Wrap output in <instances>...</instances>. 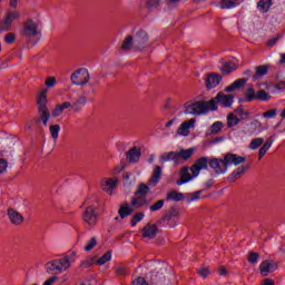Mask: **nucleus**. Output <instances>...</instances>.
Wrapping results in <instances>:
<instances>
[{
  "label": "nucleus",
  "mask_w": 285,
  "mask_h": 285,
  "mask_svg": "<svg viewBox=\"0 0 285 285\" xmlns=\"http://www.w3.org/2000/svg\"><path fill=\"white\" fill-rule=\"evenodd\" d=\"M161 167L159 165H156L154 167L151 177L148 179L147 185L144 183H140L138 185L137 190L134 194V197L131 198V206L135 208H144V206H148V198L146 195L150 193V187L155 188L159 181H161Z\"/></svg>",
  "instance_id": "nucleus-1"
},
{
  "label": "nucleus",
  "mask_w": 285,
  "mask_h": 285,
  "mask_svg": "<svg viewBox=\"0 0 285 285\" xmlns=\"http://www.w3.org/2000/svg\"><path fill=\"white\" fill-rule=\"evenodd\" d=\"M245 161L246 157L227 153L223 158H210L208 166L216 175H226L228 166H239V164H244Z\"/></svg>",
  "instance_id": "nucleus-2"
},
{
  "label": "nucleus",
  "mask_w": 285,
  "mask_h": 285,
  "mask_svg": "<svg viewBox=\"0 0 285 285\" xmlns=\"http://www.w3.org/2000/svg\"><path fill=\"white\" fill-rule=\"evenodd\" d=\"M38 106V115L43 126H48V120L50 119V109L48 108V89L41 90L36 99Z\"/></svg>",
  "instance_id": "nucleus-3"
},
{
  "label": "nucleus",
  "mask_w": 285,
  "mask_h": 285,
  "mask_svg": "<svg viewBox=\"0 0 285 285\" xmlns=\"http://www.w3.org/2000/svg\"><path fill=\"white\" fill-rule=\"evenodd\" d=\"M184 114L185 115H206L209 110H213V107L210 106V100L209 101H188L184 105Z\"/></svg>",
  "instance_id": "nucleus-4"
},
{
  "label": "nucleus",
  "mask_w": 285,
  "mask_h": 285,
  "mask_svg": "<svg viewBox=\"0 0 285 285\" xmlns=\"http://www.w3.org/2000/svg\"><path fill=\"white\" fill-rule=\"evenodd\" d=\"M179 219H181V213H179V209L177 207H170L159 219V224H163V226H169V228H175Z\"/></svg>",
  "instance_id": "nucleus-5"
},
{
  "label": "nucleus",
  "mask_w": 285,
  "mask_h": 285,
  "mask_svg": "<svg viewBox=\"0 0 285 285\" xmlns=\"http://www.w3.org/2000/svg\"><path fill=\"white\" fill-rule=\"evenodd\" d=\"M20 35H21V37H24L26 39H35V37H37V35H41V30L39 29V22H37L32 19H27L22 23Z\"/></svg>",
  "instance_id": "nucleus-6"
},
{
  "label": "nucleus",
  "mask_w": 285,
  "mask_h": 285,
  "mask_svg": "<svg viewBox=\"0 0 285 285\" xmlns=\"http://www.w3.org/2000/svg\"><path fill=\"white\" fill-rule=\"evenodd\" d=\"M70 268V256H65L59 259L47 263V273L53 275V273H63Z\"/></svg>",
  "instance_id": "nucleus-7"
},
{
  "label": "nucleus",
  "mask_w": 285,
  "mask_h": 285,
  "mask_svg": "<svg viewBox=\"0 0 285 285\" xmlns=\"http://www.w3.org/2000/svg\"><path fill=\"white\" fill-rule=\"evenodd\" d=\"M245 100L250 104V101H271L272 96H269L268 92H266L264 89L258 90L255 92V87L250 85L244 94Z\"/></svg>",
  "instance_id": "nucleus-8"
},
{
  "label": "nucleus",
  "mask_w": 285,
  "mask_h": 285,
  "mask_svg": "<svg viewBox=\"0 0 285 285\" xmlns=\"http://www.w3.org/2000/svg\"><path fill=\"white\" fill-rule=\"evenodd\" d=\"M235 101L234 95H226L224 92H218L215 98L209 100L212 111L217 110V104H220L223 108H230Z\"/></svg>",
  "instance_id": "nucleus-9"
},
{
  "label": "nucleus",
  "mask_w": 285,
  "mask_h": 285,
  "mask_svg": "<svg viewBox=\"0 0 285 285\" xmlns=\"http://www.w3.org/2000/svg\"><path fill=\"white\" fill-rule=\"evenodd\" d=\"M70 79L73 86H86L90 81V72L86 68H80L71 73Z\"/></svg>",
  "instance_id": "nucleus-10"
},
{
  "label": "nucleus",
  "mask_w": 285,
  "mask_h": 285,
  "mask_svg": "<svg viewBox=\"0 0 285 285\" xmlns=\"http://www.w3.org/2000/svg\"><path fill=\"white\" fill-rule=\"evenodd\" d=\"M279 264L273 259L263 261L258 267L262 277H268V273H275Z\"/></svg>",
  "instance_id": "nucleus-11"
},
{
  "label": "nucleus",
  "mask_w": 285,
  "mask_h": 285,
  "mask_svg": "<svg viewBox=\"0 0 285 285\" xmlns=\"http://www.w3.org/2000/svg\"><path fill=\"white\" fill-rule=\"evenodd\" d=\"M146 43H148V32L140 29L134 37V49L144 50V48H146Z\"/></svg>",
  "instance_id": "nucleus-12"
},
{
  "label": "nucleus",
  "mask_w": 285,
  "mask_h": 285,
  "mask_svg": "<svg viewBox=\"0 0 285 285\" xmlns=\"http://www.w3.org/2000/svg\"><path fill=\"white\" fill-rule=\"evenodd\" d=\"M223 77L217 72L207 73L205 78V86L207 90H213L222 83Z\"/></svg>",
  "instance_id": "nucleus-13"
},
{
  "label": "nucleus",
  "mask_w": 285,
  "mask_h": 285,
  "mask_svg": "<svg viewBox=\"0 0 285 285\" xmlns=\"http://www.w3.org/2000/svg\"><path fill=\"white\" fill-rule=\"evenodd\" d=\"M82 222L88 226H95L97 224V209L92 206L87 207L82 213Z\"/></svg>",
  "instance_id": "nucleus-14"
},
{
  "label": "nucleus",
  "mask_w": 285,
  "mask_h": 285,
  "mask_svg": "<svg viewBox=\"0 0 285 285\" xmlns=\"http://www.w3.org/2000/svg\"><path fill=\"white\" fill-rule=\"evenodd\" d=\"M7 217L10 224H12L13 226H21V224L26 222V218L23 217V215H21V213L17 212V209L14 208L7 209Z\"/></svg>",
  "instance_id": "nucleus-15"
},
{
  "label": "nucleus",
  "mask_w": 285,
  "mask_h": 285,
  "mask_svg": "<svg viewBox=\"0 0 285 285\" xmlns=\"http://www.w3.org/2000/svg\"><path fill=\"white\" fill-rule=\"evenodd\" d=\"M208 161L207 157L198 158L190 168L193 177H197L202 170H206L208 168Z\"/></svg>",
  "instance_id": "nucleus-16"
},
{
  "label": "nucleus",
  "mask_w": 285,
  "mask_h": 285,
  "mask_svg": "<svg viewBox=\"0 0 285 285\" xmlns=\"http://www.w3.org/2000/svg\"><path fill=\"white\" fill-rule=\"evenodd\" d=\"M118 181L119 180L117 178H104L100 181L101 189L104 190V193L112 195V191L115 190V188H117Z\"/></svg>",
  "instance_id": "nucleus-17"
},
{
  "label": "nucleus",
  "mask_w": 285,
  "mask_h": 285,
  "mask_svg": "<svg viewBox=\"0 0 285 285\" xmlns=\"http://www.w3.org/2000/svg\"><path fill=\"white\" fill-rule=\"evenodd\" d=\"M195 121H197L195 118L184 121L178 127L177 135H180L181 137H188L190 135V128L195 127Z\"/></svg>",
  "instance_id": "nucleus-18"
},
{
  "label": "nucleus",
  "mask_w": 285,
  "mask_h": 285,
  "mask_svg": "<svg viewBox=\"0 0 285 285\" xmlns=\"http://www.w3.org/2000/svg\"><path fill=\"white\" fill-rule=\"evenodd\" d=\"M158 233H159V227H157V225L155 224L148 223L142 228V237H145L146 239H155Z\"/></svg>",
  "instance_id": "nucleus-19"
},
{
  "label": "nucleus",
  "mask_w": 285,
  "mask_h": 285,
  "mask_svg": "<svg viewBox=\"0 0 285 285\" xmlns=\"http://www.w3.org/2000/svg\"><path fill=\"white\" fill-rule=\"evenodd\" d=\"M248 170V166L242 165L238 168H236L228 177L227 180L233 184L237 181V179L242 178V175H244Z\"/></svg>",
  "instance_id": "nucleus-20"
},
{
  "label": "nucleus",
  "mask_w": 285,
  "mask_h": 285,
  "mask_svg": "<svg viewBox=\"0 0 285 285\" xmlns=\"http://www.w3.org/2000/svg\"><path fill=\"white\" fill-rule=\"evenodd\" d=\"M141 8L153 12V10H159L161 6V0H140Z\"/></svg>",
  "instance_id": "nucleus-21"
},
{
  "label": "nucleus",
  "mask_w": 285,
  "mask_h": 285,
  "mask_svg": "<svg viewBox=\"0 0 285 285\" xmlns=\"http://www.w3.org/2000/svg\"><path fill=\"white\" fill-rule=\"evenodd\" d=\"M129 164H137L141 159V149L134 147L126 153Z\"/></svg>",
  "instance_id": "nucleus-22"
},
{
  "label": "nucleus",
  "mask_w": 285,
  "mask_h": 285,
  "mask_svg": "<svg viewBox=\"0 0 285 285\" xmlns=\"http://www.w3.org/2000/svg\"><path fill=\"white\" fill-rule=\"evenodd\" d=\"M248 82V78H239L234 81V83L227 86L225 88V92H233V90H239V88H244Z\"/></svg>",
  "instance_id": "nucleus-23"
},
{
  "label": "nucleus",
  "mask_w": 285,
  "mask_h": 285,
  "mask_svg": "<svg viewBox=\"0 0 285 285\" xmlns=\"http://www.w3.org/2000/svg\"><path fill=\"white\" fill-rule=\"evenodd\" d=\"M178 164H180L181 159L187 161L195 155V148L181 149L180 151H176Z\"/></svg>",
  "instance_id": "nucleus-24"
},
{
  "label": "nucleus",
  "mask_w": 285,
  "mask_h": 285,
  "mask_svg": "<svg viewBox=\"0 0 285 285\" xmlns=\"http://www.w3.org/2000/svg\"><path fill=\"white\" fill-rule=\"evenodd\" d=\"M184 199H185L184 194L175 189L166 194V202H184Z\"/></svg>",
  "instance_id": "nucleus-25"
},
{
  "label": "nucleus",
  "mask_w": 285,
  "mask_h": 285,
  "mask_svg": "<svg viewBox=\"0 0 285 285\" xmlns=\"http://www.w3.org/2000/svg\"><path fill=\"white\" fill-rule=\"evenodd\" d=\"M68 108H72V104L70 101H65L60 105H56L55 109L52 110V117H59L63 110H68Z\"/></svg>",
  "instance_id": "nucleus-26"
},
{
  "label": "nucleus",
  "mask_w": 285,
  "mask_h": 285,
  "mask_svg": "<svg viewBox=\"0 0 285 285\" xmlns=\"http://www.w3.org/2000/svg\"><path fill=\"white\" fill-rule=\"evenodd\" d=\"M190 168L184 167L180 171V179L176 181L177 186H181L183 184H188L190 179H193V176L190 173H188Z\"/></svg>",
  "instance_id": "nucleus-27"
},
{
  "label": "nucleus",
  "mask_w": 285,
  "mask_h": 285,
  "mask_svg": "<svg viewBox=\"0 0 285 285\" xmlns=\"http://www.w3.org/2000/svg\"><path fill=\"white\" fill-rule=\"evenodd\" d=\"M273 141H275V136H271L267 138L266 142L258 150V159H262L268 150H271V146H273Z\"/></svg>",
  "instance_id": "nucleus-28"
},
{
  "label": "nucleus",
  "mask_w": 285,
  "mask_h": 285,
  "mask_svg": "<svg viewBox=\"0 0 285 285\" xmlns=\"http://www.w3.org/2000/svg\"><path fill=\"white\" fill-rule=\"evenodd\" d=\"M159 161L161 164H166V161H174V164H179L177 158V151L165 153L159 157Z\"/></svg>",
  "instance_id": "nucleus-29"
},
{
  "label": "nucleus",
  "mask_w": 285,
  "mask_h": 285,
  "mask_svg": "<svg viewBox=\"0 0 285 285\" xmlns=\"http://www.w3.org/2000/svg\"><path fill=\"white\" fill-rule=\"evenodd\" d=\"M87 104V99L85 96H80L72 105H71V110L73 112H80L81 108Z\"/></svg>",
  "instance_id": "nucleus-30"
},
{
  "label": "nucleus",
  "mask_w": 285,
  "mask_h": 285,
  "mask_svg": "<svg viewBox=\"0 0 285 285\" xmlns=\"http://www.w3.org/2000/svg\"><path fill=\"white\" fill-rule=\"evenodd\" d=\"M235 70H237V65H235V62H225L220 67L222 75H230V72H235Z\"/></svg>",
  "instance_id": "nucleus-31"
},
{
  "label": "nucleus",
  "mask_w": 285,
  "mask_h": 285,
  "mask_svg": "<svg viewBox=\"0 0 285 285\" xmlns=\"http://www.w3.org/2000/svg\"><path fill=\"white\" fill-rule=\"evenodd\" d=\"M118 214L120 215L121 219H126V217H129V215H132V208L128 206V203H125L120 206Z\"/></svg>",
  "instance_id": "nucleus-32"
},
{
  "label": "nucleus",
  "mask_w": 285,
  "mask_h": 285,
  "mask_svg": "<svg viewBox=\"0 0 285 285\" xmlns=\"http://www.w3.org/2000/svg\"><path fill=\"white\" fill-rule=\"evenodd\" d=\"M131 48H135V39L132 38V36H127L125 38V40L122 41L121 50H124L126 52V51L130 50Z\"/></svg>",
  "instance_id": "nucleus-33"
},
{
  "label": "nucleus",
  "mask_w": 285,
  "mask_h": 285,
  "mask_svg": "<svg viewBox=\"0 0 285 285\" xmlns=\"http://www.w3.org/2000/svg\"><path fill=\"white\" fill-rule=\"evenodd\" d=\"M265 75H268V66L263 65V66H257L256 67V72L253 76L254 81H257L259 77H264Z\"/></svg>",
  "instance_id": "nucleus-34"
},
{
  "label": "nucleus",
  "mask_w": 285,
  "mask_h": 285,
  "mask_svg": "<svg viewBox=\"0 0 285 285\" xmlns=\"http://www.w3.org/2000/svg\"><path fill=\"white\" fill-rule=\"evenodd\" d=\"M271 6H273V0H259L257 3L259 12H268Z\"/></svg>",
  "instance_id": "nucleus-35"
},
{
  "label": "nucleus",
  "mask_w": 285,
  "mask_h": 285,
  "mask_svg": "<svg viewBox=\"0 0 285 285\" xmlns=\"http://www.w3.org/2000/svg\"><path fill=\"white\" fill-rule=\"evenodd\" d=\"M12 30V22L10 21L9 18H7V16L1 20L0 22V31L1 32H8Z\"/></svg>",
  "instance_id": "nucleus-36"
},
{
  "label": "nucleus",
  "mask_w": 285,
  "mask_h": 285,
  "mask_svg": "<svg viewBox=\"0 0 285 285\" xmlns=\"http://www.w3.org/2000/svg\"><path fill=\"white\" fill-rule=\"evenodd\" d=\"M240 119L239 117L235 116V114H229L227 116V128H233L235 126H238Z\"/></svg>",
  "instance_id": "nucleus-37"
},
{
  "label": "nucleus",
  "mask_w": 285,
  "mask_h": 285,
  "mask_svg": "<svg viewBox=\"0 0 285 285\" xmlns=\"http://www.w3.org/2000/svg\"><path fill=\"white\" fill-rule=\"evenodd\" d=\"M238 1L239 0H222L220 8L223 10H230V8H236L237 7Z\"/></svg>",
  "instance_id": "nucleus-38"
},
{
  "label": "nucleus",
  "mask_w": 285,
  "mask_h": 285,
  "mask_svg": "<svg viewBox=\"0 0 285 285\" xmlns=\"http://www.w3.org/2000/svg\"><path fill=\"white\" fill-rule=\"evenodd\" d=\"M112 259V250L106 252L100 258H98L97 264L99 266H104L107 262H110Z\"/></svg>",
  "instance_id": "nucleus-39"
},
{
  "label": "nucleus",
  "mask_w": 285,
  "mask_h": 285,
  "mask_svg": "<svg viewBox=\"0 0 285 285\" xmlns=\"http://www.w3.org/2000/svg\"><path fill=\"white\" fill-rule=\"evenodd\" d=\"M60 131H61V126H59V125H50L49 126V132H50L52 139H59Z\"/></svg>",
  "instance_id": "nucleus-40"
},
{
  "label": "nucleus",
  "mask_w": 285,
  "mask_h": 285,
  "mask_svg": "<svg viewBox=\"0 0 285 285\" xmlns=\"http://www.w3.org/2000/svg\"><path fill=\"white\" fill-rule=\"evenodd\" d=\"M166 204L165 199H159L155 204L149 206L150 213H157V210H161L164 208V205Z\"/></svg>",
  "instance_id": "nucleus-41"
},
{
  "label": "nucleus",
  "mask_w": 285,
  "mask_h": 285,
  "mask_svg": "<svg viewBox=\"0 0 285 285\" xmlns=\"http://www.w3.org/2000/svg\"><path fill=\"white\" fill-rule=\"evenodd\" d=\"M222 128H224L223 121H216L210 126V132L212 135H219L222 132Z\"/></svg>",
  "instance_id": "nucleus-42"
},
{
  "label": "nucleus",
  "mask_w": 285,
  "mask_h": 285,
  "mask_svg": "<svg viewBox=\"0 0 285 285\" xmlns=\"http://www.w3.org/2000/svg\"><path fill=\"white\" fill-rule=\"evenodd\" d=\"M236 115H238V119H240V121H244V119H247V117H249L250 112L244 110V107H238L235 109Z\"/></svg>",
  "instance_id": "nucleus-43"
},
{
  "label": "nucleus",
  "mask_w": 285,
  "mask_h": 285,
  "mask_svg": "<svg viewBox=\"0 0 285 285\" xmlns=\"http://www.w3.org/2000/svg\"><path fill=\"white\" fill-rule=\"evenodd\" d=\"M247 262L253 265L257 264V262H259V253L249 252L247 256Z\"/></svg>",
  "instance_id": "nucleus-44"
},
{
  "label": "nucleus",
  "mask_w": 285,
  "mask_h": 285,
  "mask_svg": "<svg viewBox=\"0 0 285 285\" xmlns=\"http://www.w3.org/2000/svg\"><path fill=\"white\" fill-rule=\"evenodd\" d=\"M95 246H97V238L91 237L85 245L83 250H86V253H90V250H92V248H95Z\"/></svg>",
  "instance_id": "nucleus-45"
},
{
  "label": "nucleus",
  "mask_w": 285,
  "mask_h": 285,
  "mask_svg": "<svg viewBox=\"0 0 285 285\" xmlns=\"http://www.w3.org/2000/svg\"><path fill=\"white\" fill-rule=\"evenodd\" d=\"M262 144H264V138H255L250 141L249 148L250 150H257Z\"/></svg>",
  "instance_id": "nucleus-46"
},
{
  "label": "nucleus",
  "mask_w": 285,
  "mask_h": 285,
  "mask_svg": "<svg viewBox=\"0 0 285 285\" xmlns=\"http://www.w3.org/2000/svg\"><path fill=\"white\" fill-rule=\"evenodd\" d=\"M17 41V33L9 32L4 36V43H8L9 46H12Z\"/></svg>",
  "instance_id": "nucleus-47"
},
{
  "label": "nucleus",
  "mask_w": 285,
  "mask_h": 285,
  "mask_svg": "<svg viewBox=\"0 0 285 285\" xmlns=\"http://www.w3.org/2000/svg\"><path fill=\"white\" fill-rule=\"evenodd\" d=\"M7 19L12 23V21H17L21 19V13L19 11H11L6 14Z\"/></svg>",
  "instance_id": "nucleus-48"
},
{
  "label": "nucleus",
  "mask_w": 285,
  "mask_h": 285,
  "mask_svg": "<svg viewBox=\"0 0 285 285\" xmlns=\"http://www.w3.org/2000/svg\"><path fill=\"white\" fill-rule=\"evenodd\" d=\"M144 217H145L144 213L135 214L131 218V226L132 227L137 226V224H139V222H141V219H144Z\"/></svg>",
  "instance_id": "nucleus-49"
},
{
  "label": "nucleus",
  "mask_w": 285,
  "mask_h": 285,
  "mask_svg": "<svg viewBox=\"0 0 285 285\" xmlns=\"http://www.w3.org/2000/svg\"><path fill=\"white\" fill-rule=\"evenodd\" d=\"M263 117L265 119H274V117H277V109H269L263 112Z\"/></svg>",
  "instance_id": "nucleus-50"
},
{
  "label": "nucleus",
  "mask_w": 285,
  "mask_h": 285,
  "mask_svg": "<svg viewBox=\"0 0 285 285\" xmlns=\"http://www.w3.org/2000/svg\"><path fill=\"white\" fill-rule=\"evenodd\" d=\"M197 274L203 277L204 279H206V277H208L210 275V269H208V267H202L199 269H197Z\"/></svg>",
  "instance_id": "nucleus-51"
},
{
  "label": "nucleus",
  "mask_w": 285,
  "mask_h": 285,
  "mask_svg": "<svg viewBox=\"0 0 285 285\" xmlns=\"http://www.w3.org/2000/svg\"><path fill=\"white\" fill-rule=\"evenodd\" d=\"M45 86H47V88H55V86H57V78L48 77L45 81Z\"/></svg>",
  "instance_id": "nucleus-52"
},
{
  "label": "nucleus",
  "mask_w": 285,
  "mask_h": 285,
  "mask_svg": "<svg viewBox=\"0 0 285 285\" xmlns=\"http://www.w3.org/2000/svg\"><path fill=\"white\" fill-rule=\"evenodd\" d=\"M200 196H202V190L188 194L189 202H195L197 199H200Z\"/></svg>",
  "instance_id": "nucleus-53"
},
{
  "label": "nucleus",
  "mask_w": 285,
  "mask_h": 285,
  "mask_svg": "<svg viewBox=\"0 0 285 285\" xmlns=\"http://www.w3.org/2000/svg\"><path fill=\"white\" fill-rule=\"evenodd\" d=\"M279 39H282V36H277L275 38H272L267 41V46L269 48H273V46H275V43H277V41H279Z\"/></svg>",
  "instance_id": "nucleus-54"
},
{
  "label": "nucleus",
  "mask_w": 285,
  "mask_h": 285,
  "mask_svg": "<svg viewBox=\"0 0 285 285\" xmlns=\"http://www.w3.org/2000/svg\"><path fill=\"white\" fill-rule=\"evenodd\" d=\"M7 168H8V163L6 161V159L0 158V174L6 173Z\"/></svg>",
  "instance_id": "nucleus-55"
},
{
  "label": "nucleus",
  "mask_w": 285,
  "mask_h": 285,
  "mask_svg": "<svg viewBox=\"0 0 285 285\" xmlns=\"http://www.w3.org/2000/svg\"><path fill=\"white\" fill-rule=\"evenodd\" d=\"M132 285H148L144 277H138L136 281L132 282Z\"/></svg>",
  "instance_id": "nucleus-56"
},
{
  "label": "nucleus",
  "mask_w": 285,
  "mask_h": 285,
  "mask_svg": "<svg viewBox=\"0 0 285 285\" xmlns=\"http://www.w3.org/2000/svg\"><path fill=\"white\" fill-rule=\"evenodd\" d=\"M261 285H275V281L271 279V278H265Z\"/></svg>",
  "instance_id": "nucleus-57"
},
{
  "label": "nucleus",
  "mask_w": 285,
  "mask_h": 285,
  "mask_svg": "<svg viewBox=\"0 0 285 285\" xmlns=\"http://www.w3.org/2000/svg\"><path fill=\"white\" fill-rule=\"evenodd\" d=\"M19 6V0H9V8L16 9Z\"/></svg>",
  "instance_id": "nucleus-58"
},
{
  "label": "nucleus",
  "mask_w": 285,
  "mask_h": 285,
  "mask_svg": "<svg viewBox=\"0 0 285 285\" xmlns=\"http://www.w3.org/2000/svg\"><path fill=\"white\" fill-rule=\"evenodd\" d=\"M116 273H117L118 275H126V269H125L124 267H118V268L116 269Z\"/></svg>",
  "instance_id": "nucleus-59"
},
{
  "label": "nucleus",
  "mask_w": 285,
  "mask_h": 285,
  "mask_svg": "<svg viewBox=\"0 0 285 285\" xmlns=\"http://www.w3.org/2000/svg\"><path fill=\"white\" fill-rule=\"evenodd\" d=\"M276 88H278V90H282V88H285V81H281L276 85Z\"/></svg>",
  "instance_id": "nucleus-60"
},
{
  "label": "nucleus",
  "mask_w": 285,
  "mask_h": 285,
  "mask_svg": "<svg viewBox=\"0 0 285 285\" xmlns=\"http://www.w3.org/2000/svg\"><path fill=\"white\" fill-rule=\"evenodd\" d=\"M173 124H175V119L168 120L165 125V128H170V126H173Z\"/></svg>",
  "instance_id": "nucleus-61"
},
{
  "label": "nucleus",
  "mask_w": 285,
  "mask_h": 285,
  "mask_svg": "<svg viewBox=\"0 0 285 285\" xmlns=\"http://www.w3.org/2000/svg\"><path fill=\"white\" fill-rule=\"evenodd\" d=\"M218 273H219V275H222V276L226 275V268H225V267H220V268L218 269Z\"/></svg>",
  "instance_id": "nucleus-62"
},
{
  "label": "nucleus",
  "mask_w": 285,
  "mask_h": 285,
  "mask_svg": "<svg viewBox=\"0 0 285 285\" xmlns=\"http://www.w3.org/2000/svg\"><path fill=\"white\" fill-rule=\"evenodd\" d=\"M250 72H253V71H250V69H247L243 72V75H244V77H247V79H248V77H250Z\"/></svg>",
  "instance_id": "nucleus-63"
},
{
  "label": "nucleus",
  "mask_w": 285,
  "mask_h": 285,
  "mask_svg": "<svg viewBox=\"0 0 285 285\" xmlns=\"http://www.w3.org/2000/svg\"><path fill=\"white\" fill-rule=\"evenodd\" d=\"M213 184H215L214 180H208V181L206 183V188H210V186H213Z\"/></svg>",
  "instance_id": "nucleus-64"
}]
</instances>
